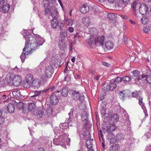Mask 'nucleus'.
Returning a JSON list of instances; mask_svg holds the SVG:
<instances>
[{"mask_svg": "<svg viewBox=\"0 0 151 151\" xmlns=\"http://www.w3.org/2000/svg\"><path fill=\"white\" fill-rule=\"evenodd\" d=\"M26 39L25 46L23 50L26 51V54H31L32 52L37 49L43 43V40L40 37L36 38L31 35L24 36Z\"/></svg>", "mask_w": 151, "mask_h": 151, "instance_id": "f257e3e1", "label": "nucleus"}, {"mask_svg": "<svg viewBox=\"0 0 151 151\" xmlns=\"http://www.w3.org/2000/svg\"><path fill=\"white\" fill-rule=\"evenodd\" d=\"M64 38L61 39V41L59 42V46L60 49L61 50H63L65 47V44L64 41Z\"/></svg>", "mask_w": 151, "mask_h": 151, "instance_id": "bb28decb", "label": "nucleus"}, {"mask_svg": "<svg viewBox=\"0 0 151 151\" xmlns=\"http://www.w3.org/2000/svg\"><path fill=\"white\" fill-rule=\"evenodd\" d=\"M149 5L145 4L144 3L142 4L139 7V11L140 14L142 15L146 14L148 10L150 9Z\"/></svg>", "mask_w": 151, "mask_h": 151, "instance_id": "20e7f679", "label": "nucleus"}, {"mask_svg": "<svg viewBox=\"0 0 151 151\" xmlns=\"http://www.w3.org/2000/svg\"><path fill=\"white\" fill-rule=\"evenodd\" d=\"M25 52L24 53H22L21 55L20 56V58L21 59V60L22 61V63H23L24 60L25 59L26 57V55H28L31 54H26V51H25Z\"/></svg>", "mask_w": 151, "mask_h": 151, "instance_id": "58836bf2", "label": "nucleus"}, {"mask_svg": "<svg viewBox=\"0 0 151 151\" xmlns=\"http://www.w3.org/2000/svg\"><path fill=\"white\" fill-rule=\"evenodd\" d=\"M42 91H36L34 92V95L32 96L31 97H35L38 96L41 93Z\"/></svg>", "mask_w": 151, "mask_h": 151, "instance_id": "de8ad7c7", "label": "nucleus"}, {"mask_svg": "<svg viewBox=\"0 0 151 151\" xmlns=\"http://www.w3.org/2000/svg\"><path fill=\"white\" fill-rule=\"evenodd\" d=\"M138 0H135V1H134L131 4V7L134 12H135L136 11L135 9L138 3Z\"/></svg>", "mask_w": 151, "mask_h": 151, "instance_id": "c9c22d12", "label": "nucleus"}, {"mask_svg": "<svg viewBox=\"0 0 151 151\" xmlns=\"http://www.w3.org/2000/svg\"><path fill=\"white\" fill-rule=\"evenodd\" d=\"M15 106L12 103L9 104L6 107V109L8 112L12 113L15 110Z\"/></svg>", "mask_w": 151, "mask_h": 151, "instance_id": "f3484780", "label": "nucleus"}, {"mask_svg": "<svg viewBox=\"0 0 151 151\" xmlns=\"http://www.w3.org/2000/svg\"><path fill=\"white\" fill-rule=\"evenodd\" d=\"M109 127H110V129L111 130H112V131L115 130L116 128V127L114 123L111 124Z\"/></svg>", "mask_w": 151, "mask_h": 151, "instance_id": "8fccbe9b", "label": "nucleus"}, {"mask_svg": "<svg viewBox=\"0 0 151 151\" xmlns=\"http://www.w3.org/2000/svg\"><path fill=\"white\" fill-rule=\"evenodd\" d=\"M102 64L105 66L107 67H109L110 66V65L106 62H103L102 63Z\"/></svg>", "mask_w": 151, "mask_h": 151, "instance_id": "13d9d810", "label": "nucleus"}, {"mask_svg": "<svg viewBox=\"0 0 151 151\" xmlns=\"http://www.w3.org/2000/svg\"><path fill=\"white\" fill-rule=\"evenodd\" d=\"M44 110L43 109L41 110H38L37 112V115L40 116V117H41L42 116H44L45 115Z\"/></svg>", "mask_w": 151, "mask_h": 151, "instance_id": "a19ab883", "label": "nucleus"}, {"mask_svg": "<svg viewBox=\"0 0 151 151\" xmlns=\"http://www.w3.org/2000/svg\"><path fill=\"white\" fill-rule=\"evenodd\" d=\"M122 81V78L117 77L114 81V83H118Z\"/></svg>", "mask_w": 151, "mask_h": 151, "instance_id": "09e8293b", "label": "nucleus"}, {"mask_svg": "<svg viewBox=\"0 0 151 151\" xmlns=\"http://www.w3.org/2000/svg\"><path fill=\"white\" fill-rule=\"evenodd\" d=\"M65 20L66 25L68 26H71L73 24V20L70 18L65 17Z\"/></svg>", "mask_w": 151, "mask_h": 151, "instance_id": "2f4dec72", "label": "nucleus"}, {"mask_svg": "<svg viewBox=\"0 0 151 151\" xmlns=\"http://www.w3.org/2000/svg\"><path fill=\"white\" fill-rule=\"evenodd\" d=\"M88 44L92 48L94 46V37L93 35L91 36L90 37L87 41Z\"/></svg>", "mask_w": 151, "mask_h": 151, "instance_id": "a211bd4d", "label": "nucleus"}, {"mask_svg": "<svg viewBox=\"0 0 151 151\" xmlns=\"http://www.w3.org/2000/svg\"><path fill=\"white\" fill-rule=\"evenodd\" d=\"M116 86V84L115 83H111L109 84V91H113L115 88Z\"/></svg>", "mask_w": 151, "mask_h": 151, "instance_id": "72a5a7b5", "label": "nucleus"}, {"mask_svg": "<svg viewBox=\"0 0 151 151\" xmlns=\"http://www.w3.org/2000/svg\"><path fill=\"white\" fill-rule=\"evenodd\" d=\"M2 7L3 12L6 13L9 12L10 8V6L9 4L6 3Z\"/></svg>", "mask_w": 151, "mask_h": 151, "instance_id": "aec40b11", "label": "nucleus"}, {"mask_svg": "<svg viewBox=\"0 0 151 151\" xmlns=\"http://www.w3.org/2000/svg\"><path fill=\"white\" fill-rule=\"evenodd\" d=\"M46 113L48 116H49L50 115H51L52 114V109H49L47 110L46 112Z\"/></svg>", "mask_w": 151, "mask_h": 151, "instance_id": "5fc2aeb1", "label": "nucleus"}, {"mask_svg": "<svg viewBox=\"0 0 151 151\" xmlns=\"http://www.w3.org/2000/svg\"><path fill=\"white\" fill-rule=\"evenodd\" d=\"M143 32L145 33H148L150 31L149 27L148 26H145L143 29Z\"/></svg>", "mask_w": 151, "mask_h": 151, "instance_id": "a18cd8bd", "label": "nucleus"}, {"mask_svg": "<svg viewBox=\"0 0 151 151\" xmlns=\"http://www.w3.org/2000/svg\"><path fill=\"white\" fill-rule=\"evenodd\" d=\"M99 137L100 140L101 139H100V137H101L103 141L104 138L103 137V135L102 134V132L101 131V130L99 132Z\"/></svg>", "mask_w": 151, "mask_h": 151, "instance_id": "6e6d98bb", "label": "nucleus"}, {"mask_svg": "<svg viewBox=\"0 0 151 151\" xmlns=\"http://www.w3.org/2000/svg\"><path fill=\"white\" fill-rule=\"evenodd\" d=\"M49 4L50 2L48 0H44L42 5L44 7H48L49 5Z\"/></svg>", "mask_w": 151, "mask_h": 151, "instance_id": "79ce46f5", "label": "nucleus"}, {"mask_svg": "<svg viewBox=\"0 0 151 151\" xmlns=\"http://www.w3.org/2000/svg\"><path fill=\"white\" fill-rule=\"evenodd\" d=\"M107 104V102L105 101H104L101 102L100 106L101 108L105 109Z\"/></svg>", "mask_w": 151, "mask_h": 151, "instance_id": "37998d69", "label": "nucleus"}, {"mask_svg": "<svg viewBox=\"0 0 151 151\" xmlns=\"http://www.w3.org/2000/svg\"><path fill=\"white\" fill-rule=\"evenodd\" d=\"M120 17L123 19H128V17L127 16H126L125 15H120Z\"/></svg>", "mask_w": 151, "mask_h": 151, "instance_id": "e2e57ef3", "label": "nucleus"}, {"mask_svg": "<svg viewBox=\"0 0 151 151\" xmlns=\"http://www.w3.org/2000/svg\"><path fill=\"white\" fill-rule=\"evenodd\" d=\"M24 105V103L22 102H19L17 104V106L19 109L22 108Z\"/></svg>", "mask_w": 151, "mask_h": 151, "instance_id": "3c124183", "label": "nucleus"}, {"mask_svg": "<svg viewBox=\"0 0 151 151\" xmlns=\"http://www.w3.org/2000/svg\"><path fill=\"white\" fill-rule=\"evenodd\" d=\"M70 79V78L68 75L67 74L66 76L64 78V81H68Z\"/></svg>", "mask_w": 151, "mask_h": 151, "instance_id": "052dcab7", "label": "nucleus"}, {"mask_svg": "<svg viewBox=\"0 0 151 151\" xmlns=\"http://www.w3.org/2000/svg\"><path fill=\"white\" fill-rule=\"evenodd\" d=\"M115 137L114 134L112 132L109 133L107 135V138L110 139L111 143L115 142Z\"/></svg>", "mask_w": 151, "mask_h": 151, "instance_id": "4be33fe9", "label": "nucleus"}, {"mask_svg": "<svg viewBox=\"0 0 151 151\" xmlns=\"http://www.w3.org/2000/svg\"><path fill=\"white\" fill-rule=\"evenodd\" d=\"M132 96L133 97H137V96H138V93L137 92H133L132 93Z\"/></svg>", "mask_w": 151, "mask_h": 151, "instance_id": "0e129e2a", "label": "nucleus"}, {"mask_svg": "<svg viewBox=\"0 0 151 151\" xmlns=\"http://www.w3.org/2000/svg\"><path fill=\"white\" fill-rule=\"evenodd\" d=\"M79 9L80 11L83 14H86L89 10V7L87 4L80 5Z\"/></svg>", "mask_w": 151, "mask_h": 151, "instance_id": "9b49d317", "label": "nucleus"}, {"mask_svg": "<svg viewBox=\"0 0 151 151\" xmlns=\"http://www.w3.org/2000/svg\"><path fill=\"white\" fill-rule=\"evenodd\" d=\"M123 135L121 133H119L116 134L115 137V142L120 140H122L123 139Z\"/></svg>", "mask_w": 151, "mask_h": 151, "instance_id": "473e14b6", "label": "nucleus"}, {"mask_svg": "<svg viewBox=\"0 0 151 151\" xmlns=\"http://www.w3.org/2000/svg\"><path fill=\"white\" fill-rule=\"evenodd\" d=\"M106 132H108V133L110 132H112V130H111L110 129L109 126L108 127L106 130Z\"/></svg>", "mask_w": 151, "mask_h": 151, "instance_id": "338daca9", "label": "nucleus"}, {"mask_svg": "<svg viewBox=\"0 0 151 151\" xmlns=\"http://www.w3.org/2000/svg\"><path fill=\"white\" fill-rule=\"evenodd\" d=\"M68 31L72 33L74 31V28L73 27H69Z\"/></svg>", "mask_w": 151, "mask_h": 151, "instance_id": "69168bd1", "label": "nucleus"}, {"mask_svg": "<svg viewBox=\"0 0 151 151\" xmlns=\"http://www.w3.org/2000/svg\"><path fill=\"white\" fill-rule=\"evenodd\" d=\"M58 12L57 9L55 7H54V10L52 11V12H51V9L49 8L45 9V15L50 14V15L54 18H57L58 17Z\"/></svg>", "mask_w": 151, "mask_h": 151, "instance_id": "39448f33", "label": "nucleus"}, {"mask_svg": "<svg viewBox=\"0 0 151 151\" xmlns=\"http://www.w3.org/2000/svg\"><path fill=\"white\" fill-rule=\"evenodd\" d=\"M119 148V145L115 144L110 147L109 151H118Z\"/></svg>", "mask_w": 151, "mask_h": 151, "instance_id": "b1692460", "label": "nucleus"}, {"mask_svg": "<svg viewBox=\"0 0 151 151\" xmlns=\"http://www.w3.org/2000/svg\"><path fill=\"white\" fill-rule=\"evenodd\" d=\"M41 83V81L40 79H35L32 82V86L35 88H38L40 87Z\"/></svg>", "mask_w": 151, "mask_h": 151, "instance_id": "2eb2a0df", "label": "nucleus"}, {"mask_svg": "<svg viewBox=\"0 0 151 151\" xmlns=\"http://www.w3.org/2000/svg\"><path fill=\"white\" fill-rule=\"evenodd\" d=\"M131 78L129 76H124L122 78V80L124 83H127L131 81Z\"/></svg>", "mask_w": 151, "mask_h": 151, "instance_id": "e433bc0d", "label": "nucleus"}, {"mask_svg": "<svg viewBox=\"0 0 151 151\" xmlns=\"http://www.w3.org/2000/svg\"><path fill=\"white\" fill-rule=\"evenodd\" d=\"M137 99L139 101V104L142 107L143 109H144L145 108V107L144 106V104L142 101V96L138 95L137 96Z\"/></svg>", "mask_w": 151, "mask_h": 151, "instance_id": "c756f323", "label": "nucleus"}, {"mask_svg": "<svg viewBox=\"0 0 151 151\" xmlns=\"http://www.w3.org/2000/svg\"><path fill=\"white\" fill-rule=\"evenodd\" d=\"M14 76L12 73H8L5 78V83L6 84H10L12 82H13Z\"/></svg>", "mask_w": 151, "mask_h": 151, "instance_id": "9d476101", "label": "nucleus"}, {"mask_svg": "<svg viewBox=\"0 0 151 151\" xmlns=\"http://www.w3.org/2000/svg\"><path fill=\"white\" fill-rule=\"evenodd\" d=\"M68 65L67 64L65 67V69L64 70V73H68L69 74V73L70 72V71L68 70Z\"/></svg>", "mask_w": 151, "mask_h": 151, "instance_id": "4d7b16f0", "label": "nucleus"}, {"mask_svg": "<svg viewBox=\"0 0 151 151\" xmlns=\"http://www.w3.org/2000/svg\"><path fill=\"white\" fill-rule=\"evenodd\" d=\"M133 14L135 15L136 17V19L138 20H139L140 17H139L136 14V12H133Z\"/></svg>", "mask_w": 151, "mask_h": 151, "instance_id": "680f3d73", "label": "nucleus"}, {"mask_svg": "<svg viewBox=\"0 0 151 151\" xmlns=\"http://www.w3.org/2000/svg\"><path fill=\"white\" fill-rule=\"evenodd\" d=\"M33 77V76L31 74H29L25 77L26 81L29 84H31Z\"/></svg>", "mask_w": 151, "mask_h": 151, "instance_id": "393cba45", "label": "nucleus"}, {"mask_svg": "<svg viewBox=\"0 0 151 151\" xmlns=\"http://www.w3.org/2000/svg\"><path fill=\"white\" fill-rule=\"evenodd\" d=\"M53 72H50L48 71H45V76L44 75H42L41 76V79L43 82H46L48 81V79L52 77Z\"/></svg>", "mask_w": 151, "mask_h": 151, "instance_id": "1a4fd4ad", "label": "nucleus"}, {"mask_svg": "<svg viewBox=\"0 0 151 151\" xmlns=\"http://www.w3.org/2000/svg\"><path fill=\"white\" fill-rule=\"evenodd\" d=\"M130 0H122L123 3L125 4H127Z\"/></svg>", "mask_w": 151, "mask_h": 151, "instance_id": "774afa93", "label": "nucleus"}, {"mask_svg": "<svg viewBox=\"0 0 151 151\" xmlns=\"http://www.w3.org/2000/svg\"><path fill=\"white\" fill-rule=\"evenodd\" d=\"M57 27H58L61 32H63V30H64L65 25L63 21H59L58 22Z\"/></svg>", "mask_w": 151, "mask_h": 151, "instance_id": "5701e85b", "label": "nucleus"}, {"mask_svg": "<svg viewBox=\"0 0 151 151\" xmlns=\"http://www.w3.org/2000/svg\"><path fill=\"white\" fill-rule=\"evenodd\" d=\"M60 92V91L59 90L55 91L50 96V101L52 105H55L58 102V99L57 96H59V95L57 93H59Z\"/></svg>", "mask_w": 151, "mask_h": 151, "instance_id": "7ed1b4c3", "label": "nucleus"}, {"mask_svg": "<svg viewBox=\"0 0 151 151\" xmlns=\"http://www.w3.org/2000/svg\"><path fill=\"white\" fill-rule=\"evenodd\" d=\"M72 97L74 100H78L81 101H83L85 98L83 95L80 94L78 92L76 91H74L72 93Z\"/></svg>", "mask_w": 151, "mask_h": 151, "instance_id": "423d86ee", "label": "nucleus"}, {"mask_svg": "<svg viewBox=\"0 0 151 151\" xmlns=\"http://www.w3.org/2000/svg\"><path fill=\"white\" fill-rule=\"evenodd\" d=\"M5 3H6L3 0H0V7H2V6H4Z\"/></svg>", "mask_w": 151, "mask_h": 151, "instance_id": "bf43d9fd", "label": "nucleus"}, {"mask_svg": "<svg viewBox=\"0 0 151 151\" xmlns=\"http://www.w3.org/2000/svg\"><path fill=\"white\" fill-rule=\"evenodd\" d=\"M29 110L32 111L35 108V104L33 103H30L29 105Z\"/></svg>", "mask_w": 151, "mask_h": 151, "instance_id": "ea45409f", "label": "nucleus"}, {"mask_svg": "<svg viewBox=\"0 0 151 151\" xmlns=\"http://www.w3.org/2000/svg\"><path fill=\"white\" fill-rule=\"evenodd\" d=\"M133 76L134 77L137 78L136 80L137 81H139L140 79H141L140 77V75L139 73V71L137 70H135L132 72Z\"/></svg>", "mask_w": 151, "mask_h": 151, "instance_id": "412c9836", "label": "nucleus"}, {"mask_svg": "<svg viewBox=\"0 0 151 151\" xmlns=\"http://www.w3.org/2000/svg\"><path fill=\"white\" fill-rule=\"evenodd\" d=\"M107 17L108 19L110 20H113L116 18V15L113 13H109L108 14Z\"/></svg>", "mask_w": 151, "mask_h": 151, "instance_id": "f704fd0d", "label": "nucleus"}, {"mask_svg": "<svg viewBox=\"0 0 151 151\" xmlns=\"http://www.w3.org/2000/svg\"><path fill=\"white\" fill-rule=\"evenodd\" d=\"M88 114H87V112L86 111H83L81 113V120L82 122H84V126L86 127L87 126V129H89L91 127V125L90 124L88 120Z\"/></svg>", "mask_w": 151, "mask_h": 151, "instance_id": "f03ea898", "label": "nucleus"}, {"mask_svg": "<svg viewBox=\"0 0 151 151\" xmlns=\"http://www.w3.org/2000/svg\"><path fill=\"white\" fill-rule=\"evenodd\" d=\"M86 145L87 148H91L92 147L93 139L92 140L88 139H86Z\"/></svg>", "mask_w": 151, "mask_h": 151, "instance_id": "7c9ffc66", "label": "nucleus"}, {"mask_svg": "<svg viewBox=\"0 0 151 151\" xmlns=\"http://www.w3.org/2000/svg\"><path fill=\"white\" fill-rule=\"evenodd\" d=\"M22 81V78L20 76H14L12 84L15 86H18L19 85Z\"/></svg>", "mask_w": 151, "mask_h": 151, "instance_id": "0eeeda50", "label": "nucleus"}, {"mask_svg": "<svg viewBox=\"0 0 151 151\" xmlns=\"http://www.w3.org/2000/svg\"><path fill=\"white\" fill-rule=\"evenodd\" d=\"M141 21L142 23L143 24H147V19L145 17H143L141 19Z\"/></svg>", "mask_w": 151, "mask_h": 151, "instance_id": "c03bdc74", "label": "nucleus"}, {"mask_svg": "<svg viewBox=\"0 0 151 151\" xmlns=\"http://www.w3.org/2000/svg\"><path fill=\"white\" fill-rule=\"evenodd\" d=\"M142 78H145V80L148 83L151 84V75H147L145 74H142Z\"/></svg>", "mask_w": 151, "mask_h": 151, "instance_id": "c85d7f7f", "label": "nucleus"}, {"mask_svg": "<svg viewBox=\"0 0 151 151\" xmlns=\"http://www.w3.org/2000/svg\"><path fill=\"white\" fill-rule=\"evenodd\" d=\"M102 89L104 91H109V84L105 83L102 86Z\"/></svg>", "mask_w": 151, "mask_h": 151, "instance_id": "4c0bfd02", "label": "nucleus"}, {"mask_svg": "<svg viewBox=\"0 0 151 151\" xmlns=\"http://www.w3.org/2000/svg\"><path fill=\"white\" fill-rule=\"evenodd\" d=\"M58 22V21L55 18L52 19L51 21V26L54 29L56 28L57 27Z\"/></svg>", "mask_w": 151, "mask_h": 151, "instance_id": "cd10ccee", "label": "nucleus"}, {"mask_svg": "<svg viewBox=\"0 0 151 151\" xmlns=\"http://www.w3.org/2000/svg\"><path fill=\"white\" fill-rule=\"evenodd\" d=\"M84 128L86 129V131H84L83 134V138L85 139H89L90 138V134L89 130L90 128L87 129V126L86 127L84 126Z\"/></svg>", "mask_w": 151, "mask_h": 151, "instance_id": "4468645a", "label": "nucleus"}, {"mask_svg": "<svg viewBox=\"0 0 151 151\" xmlns=\"http://www.w3.org/2000/svg\"><path fill=\"white\" fill-rule=\"evenodd\" d=\"M106 109L101 108V114L102 116H104L105 115H107L108 113L106 114Z\"/></svg>", "mask_w": 151, "mask_h": 151, "instance_id": "864d4df0", "label": "nucleus"}, {"mask_svg": "<svg viewBox=\"0 0 151 151\" xmlns=\"http://www.w3.org/2000/svg\"><path fill=\"white\" fill-rule=\"evenodd\" d=\"M2 111V110L1 109H0V124L3 123L4 121V118L1 117L3 114Z\"/></svg>", "mask_w": 151, "mask_h": 151, "instance_id": "49530a36", "label": "nucleus"}, {"mask_svg": "<svg viewBox=\"0 0 151 151\" xmlns=\"http://www.w3.org/2000/svg\"><path fill=\"white\" fill-rule=\"evenodd\" d=\"M105 40V36H102L100 37L95 38V45H98L99 44L101 45H103L104 41Z\"/></svg>", "mask_w": 151, "mask_h": 151, "instance_id": "f8f14e48", "label": "nucleus"}, {"mask_svg": "<svg viewBox=\"0 0 151 151\" xmlns=\"http://www.w3.org/2000/svg\"><path fill=\"white\" fill-rule=\"evenodd\" d=\"M61 93L62 96L66 97L68 93V88L67 87L63 88L61 91Z\"/></svg>", "mask_w": 151, "mask_h": 151, "instance_id": "a878e982", "label": "nucleus"}, {"mask_svg": "<svg viewBox=\"0 0 151 151\" xmlns=\"http://www.w3.org/2000/svg\"><path fill=\"white\" fill-rule=\"evenodd\" d=\"M105 45L106 49L110 50L113 48L114 44L112 41L109 40L105 42Z\"/></svg>", "mask_w": 151, "mask_h": 151, "instance_id": "dca6fc26", "label": "nucleus"}, {"mask_svg": "<svg viewBox=\"0 0 151 151\" xmlns=\"http://www.w3.org/2000/svg\"><path fill=\"white\" fill-rule=\"evenodd\" d=\"M58 60L57 59L55 60H52L50 62V65H49L47 66L46 68L45 71H48L50 72H53L54 68H52V65H53L54 66L55 65L57 64V61Z\"/></svg>", "mask_w": 151, "mask_h": 151, "instance_id": "6e6552de", "label": "nucleus"}, {"mask_svg": "<svg viewBox=\"0 0 151 151\" xmlns=\"http://www.w3.org/2000/svg\"><path fill=\"white\" fill-rule=\"evenodd\" d=\"M107 116L113 122H116L119 120V117L118 115L116 114L112 115L110 113H108Z\"/></svg>", "mask_w": 151, "mask_h": 151, "instance_id": "ddd939ff", "label": "nucleus"}, {"mask_svg": "<svg viewBox=\"0 0 151 151\" xmlns=\"http://www.w3.org/2000/svg\"><path fill=\"white\" fill-rule=\"evenodd\" d=\"M31 84H29L28 83V82H27L26 81V82L23 83V86L26 88H29Z\"/></svg>", "mask_w": 151, "mask_h": 151, "instance_id": "603ef678", "label": "nucleus"}, {"mask_svg": "<svg viewBox=\"0 0 151 151\" xmlns=\"http://www.w3.org/2000/svg\"><path fill=\"white\" fill-rule=\"evenodd\" d=\"M82 22L84 25L87 26L90 24L91 21L89 17H85L82 19Z\"/></svg>", "mask_w": 151, "mask_h": 151, "instance_id": "6ab92c4d", "label": "nucleus"}]
</instances>
